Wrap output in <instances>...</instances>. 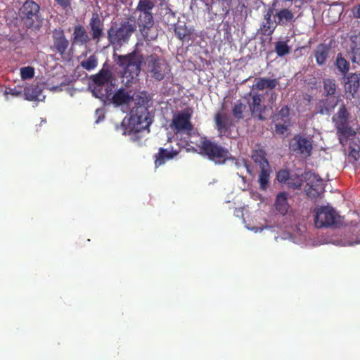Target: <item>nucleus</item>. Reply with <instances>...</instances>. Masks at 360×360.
Returning a JSON list of instances; mask_svg holds the SVG:
<instances>
[{
  "instance_id": "bb28decb",
  "label": "nucleus",
  "mask_w": 360,
  "mask_h": 360,
  "mask_svg": "<svg viewBox=\"0 0 360 360\" xmlns=\"http://www.w3.org/2000/svg\"><path fill=\"white\" fill-rule=\"evenodd\" d=\"M193 30L188 27L185 24L178 25L175 29L174 32L176 36L182 41H188L191 39Z\"/></svg>"
},
{
  "instance_id": "9b49d317",
  "label": "nucleus",
  "mask_w": 360,
  "mask_h": 360,
  "mask_svg": "<svg viewBox=\"0 0 360 360\" xmlns=\"http://www.w3.org/2000/svg\"><path fill=\"white\" fill-rule=\"evenodd\" d=\"M305 191L311 198H316L324 192V183L321 178L314 173H307Z\"/></svg>"
},
{
  "instance_id": "09e8293b",
  "label": "nucleus",
  "mask_w": 360,
  "mask_h": 360,
  "mask_svg": "<svg viewBox=\"0 0 360 360\" xmlns=\"http://www.w3.org/2000/svg\"><path fill=\"white\" fill-rule=\"evenodd\" d=\"M276 94L273 92V91H271L270 92V102H271V103H273L276 99Z\"/></svg>"
},
{
  "instance_id": "4c0bfd02",
  "label": "nucleus",
  "mask_w": 360,
  "mask_h": 360,
  "mask_svg": "<svg viewBox=\"0 0 360 360\" xmlns=\"http://www.w3.org/2000/svg\"><path fill=\"white\" fill-rule=\"evenodd\" d=\"M285 184L290 188H300L302 185V179L297 174L290 175Z\"/></svg>"
},
{
  "instance_id": "a211bd4d",
  "label": "nucleus",
  "mask_w": 360,
  "mask_h": 360,
  "mask_svg": "<svg viewBox=\"0 0 360 360\" xmlns=\"http://www.w3.org/2000/svg\"><path fill=\"white\" fill-rule=\"evenodd\" d=\"M360 74L351 73L346 78L345 89L347 98H354L359 88Z\"/></svg>"
},
{
  "instance_id": "79ce46f5",
  "label": "nucleus",
  "mask_w": 360,
  "mask_h": 360,
  "mask_svg": "<svg viewBox=\"0 0 360 360\" xmlns=\"http://www.w3.org/2000/svg\"><path fill=\"white\" fill-rule=\"evenodd\" d=\"M271 24H267V22H265L263 25L262 27L261 28L263 34L271 35L274 32L276 25L273 27H271Z\"/></svg>"
},
{
  "instance_id": "cd10ccee",
  "label": "nucleus",
  "mask_w": 360,
  "mask_h": 360,
  "mask_svg": "<svg viewBox=\"0 0 360 360\" xmlns=\"http://www.w3.org/2000/svg\"><path fill=\"white\" fill-rule=\"evenodd\" d=\"M276 17L278 18L276 21V25H284L293 19L294 14L290 9L283 8L276 13Z\"/></svg>"
},
{
  "instance_id": "4be33fe9",
  "label": "nucleus",
  "mask_w": 360,
  "mask_h": 360,
  "mask_svg": "<svg viewBox=\"0 0 360 360\" xmlns=\"http://www.w3.org/2000/svg\"><path fill=\"white\" fill-rule=\"evenodd\" d=\"M330 50V46L328 44L321 43L317 45L314 50V57L319 65L326 64Z\"/></svg>"
},
{
  "instance_id": "8fccbe9b",
  "label": "nucleus",
  "mask_w": 360,
  "mask_h": 360,
  "mask_svg": "<svg viewBox=\"0 0 360 360\" xmlns=\"http://www.w3.org/2000/svg\"><path fill=\"white\" fill-rule=\"evenodd\" d=\"M10 92L12 95H15V96H18L20 93V91H18L15 89H11L10 90Z\"/></svg>"
},
{
  "instance_id": "c85d7f7f",
  "label": "nucleus",
  "mask_w": 360,
  "mask_h": 360,
  "mask_svg": "<svg viewBox=\"0 0 360 360\" xmlns=\"http://www.w3.org/2000/svg\"><path fill=\"white\" fill-rule=\"evenodd\" d=\"M41 90L37 85H31L24 89V95L25 98L30 101L39 99Z\"/></svg>"
},
{
  "instance_id": "5701e85b",
  "label": "nucleus",
  "mask_w": 360,
  "mask_h": 360,
  "mask_svg": "<svg viewBox=\"0 0 360 360\" xmlns=\"http://www.w3.org/2000/svg\"><path fill=\"white\" fill-rule=\"evenodd\" d=\"M132 100L133 96L123 88L116 91L112 97V102L117 106L128 104Z\"/></svg>"
},
{
  "instance_id": "a18cd8bd",
  "label": "nucleus",
  "mask_w": 360,
  "mask_h": 360,
  "mask_svg": "<svg viewBox=\"0 0 360 360\" xmlns=\"http://www.w3.org/2000/svg\"><path fill=\"white\" fill-rule=\"evenodd\" d=\"M272 15H273V9L269 8L268 10V11L266 12V13L264 15V19L266 20V22H267V24H272V21H271Z\"/></svg>"
},
{
  "instance_id": "a878e982",
  "label": "nucleus",
  "mask_w": 360,
  "mask_h": 360,
  "mask_svg": "<svg viewBox=\"0 0 360 360\" xmlns=\"http://www.w3.org/2000/svg\"><path fill=\"white\" fill-rule=\"evenodd\" d=\"M251 158L259 167H269V163L266 159V153L264 150L259 148L252 150Z\"/></svg>"
},
{
  "instance_id": "7c9ffc66",
  "label": "nucleus",
  "mask_w": 360,
  "mask_h": 360,
  "mask_svg": "<svg viewBox=\"0 0 360 360\" xmlns=\"http://www.w3.org/2000/svg\"><path fill=\"white\" fill-rule=\"evenodd\" d=\"M260 168V173L259 174L258 181L259 183L260 188L265 190L269 182L270 173L271 172V167H262Z\"/></svg>"
},
{
  "instance_id": "412c9836",
  "label": "nucleus",
  "mask_w": 360,
  "mask_h": 360,
  "mask_svg": "<svg viewBox=\"0 0 360 360\" xmlns=\"http://www.w3.org/2000/svg\"><path fill=\"white\" fill-rule=\"evenodd\" d=\"M350 41V58L352 63L360 65V35H351Z\"/></svg>"
},
{
  "instance_id": "aec40b11",
  "label": "nucleus",
  "mask_w": 360,
  "mask_h": 360,
  "mask_svg": "<svg viewBox=\"0 0 360 360\" xmlns=\"http://www.w3.org/2000/svg\"><path fill=\"white\" fill-rule=\"evenodd\" d=\"M154 25V18L152 12H139L138 25L142 33L148 32Z\"/></svg>"
},
{
  "instance_id": "3c124183",
  "label": "nucleus",
  "mask_w": 360,
  "mask_h": 360,
  "mask_svg": "<svg viewBox=\"0 0 360 360\" xmlns=\"http://www.w3.org/2000/svg\"><path fill=\"white\" fill-rule=\"evenodd\" d=\"M169 11L172 13L173 15H174V13L172 11V9H169Z\"/></svg>"
},
{
  "instance_id": "2f4dec72",
  "label": "nucleus",
  "mask_w": 360,
  "mask_h": 360,
  "mask_svg": "<svg viewBox=\"0 0 360 360\" xmlns=\"http://www.w3.org/2000/svg\"><path fill=\"white\" fill-rule=\"evenodd\" d=\"M245 109L246 105L240 101H238L232 108V115L233 117L238 120H243L244 118L243 112Z\"/></svg>"
},
{
  "instance_id": "ea45409f",
  "label": "nucleus",
  "mask_w": 360,
  "mask_h": 360,
  "mask_svg": "<svg viewBox=\"0 0 360 360\" xmlns=\"http://www.w3.org/2000/svg\"><path fill=\"white\" fill-rule=\"evenodd\" d=\"M290 175L288 169H281L277 173L276 179L279 183L286 184L287 181L289 180Z\"/></svg>"
},
{
  "instance_id": "2eb2a0df",
  "label": "nucleus",
  "mask_w": 360,
  "mask_h": 360,
  "mask_svg": "<svg viewBox=\"0 0 360 360\" xmlns=\"http://www.w3.org/2000/svg\"><path fill=\"white\" fill-rule=\"evenodd\" d=\"M214 120L215 129L219 136H228L231 127L233 126L232 119L224 112H217L214 114Z\"/></svg>"
},
{
  "instance_id": "72a5a7b5",
  "label": "nucleus",
  "mask_w": 360,
  "mask_h": 360,
  "mask_svg": "<svg viewBox=\"0 0 360 360\" xmlns=\"http://www.w3.org/2000/svg\"><path fill=\"white\" fill-rule=\"evenodd\" d=\"M290 51V48L288 45L287 41H278L275 43V52L279 57L288 54Z\"/></svg>"
},
{
  "instance_id": "ddd939ff",
  "label": "nucleus",
  "mask_w": 360,
  "mask_h": 360,
  "mask_svg": "<svg viewBox=\"0 0 360 360\" xmlns=\"http://www.w3.org/2000/svg\"><path fill=\"white\" fill-rule=\"evenodd\" d=\"M290 149L307 158L311 156L313 146L311 142L306 137L295 135L290 143Z\"/></svg>"
},
{
  "instance_id": "de8ad7c7",
  "label": "nucleus",
  "mask_w": 360,
  "mask_h": 360,
  "mask_svg": "<svg viewBox=\"0 0 360 360\" xmlns=\"http://www.w3.org/2000/svg\"><path fill=\"white\" fill-rule=\"evenodd\" d=\"M349 155L354 157L356 160L359 157V151L355 149H352L349 152Z\"/></svg>"
},
{
  "instance_id": "f704fd0d",
  "label": "nucleus",
  "mask_w": 360,
  "mask_h": 360,
  "mask_svg": "<svg viewBox=\"0 0 360 360\" xmlns=\"http://www.w3.org/2000/svg\"><path fill=\"white\" fill-rule=\"evenodd\" d=\"M335 65L338 70L344 75H345L349 70V63L342 57V53H338L337 55Z\"/></svg>"
},
{
  "instance_id": "f257e3e1",
  "label": "nucleus",
  "mask_w": 360,
  "mask_h": 360,
  "mask_svg": "<svg viewBox=\"0 0 360 360\" xmlns=\"http://www.w3.org/2000/svg\"><path fill=\"white\" fill-rule=\"evenodd\" d=\"M143 62V55L136 51L117 56V63L123 68L122 82L127 86L134 83L137 79Z\"/></svg>"
},
{
  "instance_id": "a19ab883",
  "label": "nucleus",
  "mask_w": 360,
  "mask_h": 360,
  "mask_svg": "<svg viewBox=\"0 0 360 360\" xmlns=\"http://www.w3.org/2000/svg\"><path fill=\"white\" fill-rule=\"evenodd\" d=\"M290 113V109L287 105H285L281 108V109L278 111L277 114L278 119H280L281 121L286 122L288 118Z\"/></svg>"
},
{
  "instance_id": "dca6fc26",
  "label": "nucleus",
  "mask_w": 360,
  "mask_h": 360,
  "mask_svg": "<svg viewBox=\"0 0 360 360\" xmlns=\"http://www.w3.org/2000/svg\"><path fill=\"white\" fill-rule=\"evenodd\" d=\"M52 39L53 49L60 56H63L70 44L64 30L62 28L54 29L52 32Z\"/></svg>"
},
{
  "instance_id": "0eeeda50",
  "label": "nucleus",
  "mask_w": 360,
  "mask_h": 360,
  "mask_svg": "<svg viewBox=\"0 0 360 360\" xmlns=\"http://www.w3.org/2000/svg\"><path fill=\"white\" fill-rule=\"evenodd\" d=\"M316 228L339 227L342 224L341 217L331 207H321L317 210L314 220Z\"/></svg>"
},
{
  "instance_id": "e433bc0d",
  "label": "nucleus",
  "mask_w": 360,
  "mask_h": 360,
  "mask_svg": "<svg viewBox=\"0 0 360 360\" xmlns=\"http://www.w3.org/2000/svg\"><path fill=\"white\" fill-rule=\"evenodd\" d=\"M80 65L88 71L92 70L98 65L97 57L95 55H91L87 59L82 60Z\"/></svg>"
},
{
  "instance_id": "4468645a",
  "label": "nucleus",
  "mask_w": 360,
  "mask_h": 360,
  "mask_svg": "<svg viewBox=\"0 0 360 360\" xmlns=\"http://www.w3.org/2000/svg\"><path fill=\"white\" fill-rule=\"evenodd\" d=\"M89 28L92 40L98 43L104 36V22L98 13H93L89 20Z\"/></svg>"
},
{
  "instance_id": "1a4fd4ad",
  "label": "nucleus",
  "mask_w": 360,
  "mask_h": 360,
  "mask_svg": "<svg viewBox=\"0 0 360 360\" xmlns=\"http://www.w3.org/2000/svg\"><path fill=\"white\" fill-rule=\"evenodd\" d=\"M191 118V114L188 111L179 112L174 115L170 127L176 133L186 131L189 134L193 129Z\"/></svg>"
},
{
  "instance_id": "f03ea898",
  "label": "nucleus",
  "mask_w": 360,
  "mask_h": 360,
  "mask_svg": "<svg viewBox=\"0 0 360 360\" xmlns=\"http://www.w3.org/2000/svg\"><path fill=\"white\" fill-rule=\"evenodd\" d=\"M135 30V25L129 21L122 22L120 26L117 24L112 25L107 31L109 44L115 49L121 48L128 43Z\"/></svg>"
},
{
  "instance_id": "20e7f679",
  "label": "nucleus",
  "mask_w": 360,
  "mask_h": 360,
  "mask_svg": "<svg viewBox=\"0 0 360 360\" xmlns=\"http://www.w3.org/2000/svg\"><path fill=\"white\" fill-rule=\"evenodd\" d=\"M39 5L33 0H26L19 9L18 15L27 28H36L39 24Z\"/></svg>"
},
{
  "instance_id": "9d476101",
  "label": "nucleus",
  "mask_w": 360,
  "mask_h": 360,
  "mask_svg": "<svg viewBox=\"0 0 360 360\" xmlns=\"http://www.w3.org/2000/svg\"><path fill=\"white\" fill-rule=\"evenodd\" d=\"M338 131L342 136L349 137L355 134L354 131L349 126V112L345 105L341 106L333 117Z\"/></svg>"
},
{
  "instance_id": "37998d69",
  "label": "nucleus",
  "mask_w": 360,
  "mask_h": 360,
  "mask_svg": "<svg viewBox=\"0 0 360 360\" xmlns=\"http://www.w3.org/2000/svg\"><path fill=\"white\" fill-rule=\"evenodd\" d=\"M64 10L71 8L72 0H54Z\"/></svg>"
},
{
  "instance_id": "c756f323",
  "label": "nucleus",
  "mask_w": 360,
  "mask_h": 360,
  "mask_svg": "<svg viewBox=\"0 0 360 360\" xmlns=\"http://www.w3.org/2000/svg\"><path fill=\"white\" fill-rule=\"evenodd\" d=\"M337 101L334 98H322L319 103V108L321 114H327L336 105Z\"/></svg>"
},
{
  "instance_id": "393cba45",
  "label": "nucleus",
  "mask_w": 360,
  "mask_h": 360,
  "mask_svg": "<svg viewBox=\"0 0 360 360\" xmlns=\"http://www.w3.org/2000/svg\"><path fill=\"white\" fill-rule=\"evenodd\" d=\"M278 85V81L276 79H269L266 77H259L257 79L256 82L253 84L252 88L259 91L269 89L272 90Z\"/></svg>"
},
{
  "instance_id": "f8f14e48",
  "label": "nucleus",
  "mask_w": 360,
  "mask_h": 360,
  "mask_svg": "<svg viewBox=\"0 0 360 360\" xmlns=\"http://www.w3.org/2000/svg\"><path fill=\"white\" fill-rule=\"evenodd\" d=\"M262 95L258 93L251 92L249 94L248 104L252 115L263 121L266 120L264 114L267 110V106L262 103Z\"/></svg>"
},
{
  "instance_id": "39448f33",
  "label": "nucleus",
  "mask_w": 360,
  "mask_h": 360,
  "mask_svg": "<svg viewBox=\"0 0 360 360\" xmlns=\"http://www.w3.org/2000/svg\"><path fill=\"white\" fill-rule=\"evenodd\" d=\"M112 75L109 70L102 69L93 77V82L96 85L94 94L101 99H108L112 94Z\"/></svg>"
},
{
  "instance_id": "603ef678",
  "label": "nucleus",
  "mask_w": 360,
  "mask_h": 360,
  "mask_svg": "<svg viewBox=\"0 0 360 360\" xmlns=\"http://www.w3.org/2000/svg\"><path fill=\"white\" fill-rule=\"evenodd\" d=\"M358 35H360V32L357 34Z\"/></svg>"
},
{
  "instance_id": "f3484780",
  "label": "nucleus",
  "mask_w": 360,
  "mask_h": 360,
  "mask_svg": "<svg viewBox=\"0 0 360 360\" xmlns=\"http://www.w3.org/2000/svg\"><path fill=\"white\" fill-rule=\"evenodd\" d=\"M92 39L84 26L81 24H77L73 27L72 45H86Z\"/></svg>"
},
{
  "instance_id": "6e6552de",
  "label": "nucleus",
  "mask_w": 360,
  "mask_h": 360,
  "mask_svg": "<svg viewBox=\"0 0 360 360\" xmlns=\"http://www.w3.org/2000/svg\"><path fill=\"white\" fill-rule=\"evenodd\" d=\"M130 120L135 132L148 129L153 121L148 110L143 105L138 106L132 110Z\"/></svg>"
},
{
  "instance_id": "c9c22d12",
  "label": "nucleus",
  "mask_w": 360,
  "mask_h": 360,
  "mask_svg": "<svg viewBox=\"0 0 360 360\" xmlns=\"http://www.w3.org/2000/svg\"><path fill=\"white\" fill-rule=\"evenodd\" d=\"M155 7V3L151 0H139L136 11L138 12H151Z\"/></svg>"
},
{
  "instance_id": "423d86ee",
  "label": "nucleus",
  "mask_w": 360,
  "mask_h": 360,
  "mask_svg": "<svg viewBox=\"0 0 360 360\" xmlns=\"http://www.w3.org/2000/svg\"><path fill=\"white\" fill-rule=\"evenodd\" d=\"M146 68L152 78L156 81H162L170 72L168 63L156 54H151L146 58Z\"/></svg>"
},
{
  "instance_id": "c03bdc74",
  "label": "nucleus",
  "mask_w": 360,
  "mask_h": 360,
  "mask_svg": "<svg viewBox=\"0 0 360 360\" xmlns=\"http://www.w3.org/2000/svg\"><path fill=\"white\" fill-rule=\"evenodd\" d=\"M275 129L277 134H283L288 129L284 124H276Z\"/></svg>"
},
{
  "instance_id": "6ab92c4d",
  "label": "nucleus",
  "mask_w": 360,
  "mask_h": 360,
  "mask_svg": "<svg viewBox=\"0 0 360 360\" xmlns=\"http://www.w3.org/2000/svg\"><path fill=\"white\" fill-rule=\"evenodd\" d=\"M179 154V151L174 150L173 147L167 148H160L158 153L155 155V166L158 167L164 165L166 161L173 159Z\"/></svg>"
},
{
  "instance_id": "49530a36",
  "label": "nucleus",
  "mask_w": 360,
  "mask_h": 360,
  "mask_svg": "<svg viewBox=\"0 0 360 360\" xmlns=\"http://www.w3.org/2000/svg\"><path fill=\"white\" fill-rule=\"evenodd\" d=\"M353 14L356 18H360V4L354 8Z\"/></svg>"
},
{
  "instance_id": "473e14b6",
  "label": "nucleus",
  "mask_w": 360,
  "mask_h": 360,
  "mask_svg": "<svg viewBox=\"0 0 360 360\" xmlns=\"http://www.w3.org/2000/svg\"><path fill=\"white\" fill-rule=\"evenodd\" d=\"M323 90L326 96H334L336 92L335 81L333 79H323Z\"/></svg>"
},
{
  "instance_id": "7ed1b4c3",
  "label": "nucleus",
  "mask_w": 360,
  "mask_h": 360,
  "mask_svg": "<svg viewBox=\"0 0 360 360\" xmlns=\"http://www.w3.org/2000/svg\"><path fill=\"white\" fill-rule=\"evenodd\" d=\"M197 146L200 154L207 156L209 160L214 161L216 164H224L229 159L230 153L227 148L205 136L200 138Z\"/></svg>"
},
{
  "instance_id": "58836bf2",
  "label": "nucleus",
  "mask_w": 360,
  "mask_h": 360,
  "mask_svg": "<svg viewBox=\"0 0 360 360\" xmlns=\"http://www.w3.org/2000/svg\"><path fill=\"white\" fill-rule=\"evenodd\" d=\"M34 76V68L32 66H26L20 68V77L22 79H30Z\"/></svg>"
},
{
  "instance_id": "b1692460",
  "label": "nucleus",
  "mask_w": 360,
  "mask_h": 360,
  "mask_svg": "<svg viewBox=\"0 0 360 360\" xmlns=\"http://www.w3.org/2000/svg\"><path fill=\"white\" fill-rule=\"evenodd\" d=\"M275 208L281 214H285L289 209L288 202V193L285 192H280L278 193L276 201Z\"/></svg>"
}]
</instances>
